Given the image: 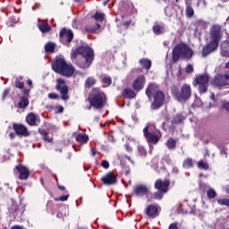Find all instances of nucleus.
Masks as SVG:
<instances>
[{"label":"nucleus","mask_w":229,"mask_h":229,"mask_svg":"<svg viewBox=\"0 0 229 229\" xmlns=\"http://www.w3.org/2000/svg\"><path fill=\"white\" fill-rule=\"evenodd\" d=\"M52 70L56 74H61V76H64L65 78H71L74 74V66L67 64L65 58L62 56H56L52 62Z\"/></svg>","instance_id":"20e7f679"},{"label":"nucleus","mask_w":229,"mask_h":229,"mask_svg":"<svg viewBox=\"0 0 229 229\" xmlns=\"http://www.w3.org/2000/svg\"><path fill=\"white\" fill-rule=\"evenodd\" d=\"M75 140L77 142H80L81 144H87V142H89V135L83 134V133H79L75 137Z\"/></svg>","instance_id":"a878e982"},{"label":"nucleus","mask_w":229,"mask_h":229,"mask_svg":"<svg viewBox=\"0 0 229 229\" xmlns=\"http://www.w3.org/2000/svg\"><path fill=\"white\" fill-rule=\"evenodd\" d=\"M102 83L108 86L112 85V78L110 76L102 77Z\"/></svg>","instance_id":"37998d69"},{"label":"nucleus","mask_w":229,"mask_h":229,"mask_svg":"<svg viewBox=\"0 0 229 229\" xmlns=\"http://www.w3.org/2000/svg\"><path fill=\"white\" fill-rule=\"evenodd\" d=\"M191 96H192V89L191 88V85L183 84L181 87L177 101H179V103L189 101V99H191Z\"/></svg>","instance_id":"4468645a"},{"label":"nucleus","mask_w":229,"mask_h":229,"mask_svg":"<svg viewBox=\"0 0 229 229\" xmlns=\"http://www.w3.org/2000/svg\"><path fill=\"white\" fill-rule=\"evenodd\" d=\"M152 30L155 35H162L164 33V26L159 24L154 25Z\"/></svg>","instance_id":"473e14b6"},{"label":"nucleus","mask_w":229,"mask_h":229,"mask_svg":"<svg viewBox=\"0 0 229 229\" xmlns=\"http://www.w3.org/2000/svg\"><path fill=\"white\" fill-rule=\"evenodd\" d=\"M143 135L148 144H158V141L162 139V132L160 131H149L148 126L143 129Z\"/></svg>","instance_id":"1a4fd4ad"},{"label":"nucleus","mask_w":229,"mask_h":229,"mask_svg":"<svg viewBox=\"0 0 229 229\" xmlns=\"http://www.w3.org/2000/svg\"><path fill=\"white\" fill-rule=\"evenodd\" d=\"M46 53H55V43L48 42L45 45Z\"/></svg>","instance_id":"4c0bfd02"},{"label":"nucleus","mask_w":229,"mask_h":229,"mask_svg":"<svg viewBox=\"0 0 229 229\" xmlns=\"http://www.w3.org/2000/svg\"><path fill=\"white\" fill-rule=\"evenodd\" d=\"M27 85L31 87L33 85V81H31V80L27 81Z\"/></svg>","instance_id":"69168bd1"},{"label":"nucleus","mask_w":229,"mask_h":229,"mask_svg":"<svg viewBox=\"0 0 229 229\" xmlns=\"http://www.w3.org/2000/svg\"><path fill=\"white\" fill-rule=\"evenodd\" d=\"M158 89V84L150 82L145 90V94L148 99L153 98V102L150 105L151 110H158L159 108H162V106L165 103V94Z\"/></svg>","instance_id":"f03ea898"},{"label":"nucleus","mask_w":229,"mask_h":229,"mask_svg":"<svg viewBox=\"0 0 229 229\" xmlns=\"http://www.w3.org/2000/svg\"><path fill=\"white\" fill-rule=\"evenodd\" d=\"M170 92H171L173 98H174V99H176V101H178V98L180 96V89H178V86H176V85L171 86Z\"/></svg>","instance_id":"c756f323"},{"label":"nucleus","mask_w":229,"mask_h":229,"mask_svg":"<svg viewBox=\"0 0 229 229\" xmlns=\"http://www.w3.org/2000/svg\"><path fill=\"white\" fill-rule=\"evenodd\" d=\"M220 55H221V56H224L225 58L229 57V41H224L221 43Z\"/></svg>","instance_id":"5701e85b"},{"label":"nucleus","mask_w":229,"mask_h":229,"mask_svg":"<svg viewBox=\"0 0 229 229\" xmlns=\"http://www.w3.org/2000/svg\"><path fill=\"white\" fill-rule=\"evenodd\" d=\"M229 73L225 74H216L211 81V87L215 89H223V87H226L228 85Z\"/></svg>","instance_id":"f8f14e48"},{"label":"nucleus","mask_w":229,"mask_h":229,"mask_svg":"<svg viewBox=\"0 0 229 229\" xmlns=\"http://www.w3.org/2000/svg\"><path fill=\"white\" fill-rule=\"evenodd\" d=\"M47 98L48 99H59L60 96L56 93H48Z\"/></svg>","instance_id":"09e8293b"},{"label":"nucleus","mask_w":229,"mask_h":229,"mask_svg":"<svg viewBox=\"0 0 229 229\" xmlns=\"http://www.w3.org/2000/svg\"><path fill=\"white\" fill-rule=\"evenodd\" d=\"M194 51L185 43L176 44L172 50V61L176 64L179 60H191Z\"/></svg>","instance_id":"39448f33"},{"label":"nucleus","mask_w":229,"mask_h":229,"mask_svg":"<svg viewBox=\"0 0 229 229\" xmlns=\"http://www.w3.org/2000/svg\"><path fill=\"white\" fill-rule=\"evenodd\" d=\"M165 126H166L165 122H163V123H162V130H164L165 131H167V128H165Z\"/></svg>","instance_id":"e2e57ef3"},{"label":"nucleus","mask_w":229,"mask_h":229,"mask_svg":"<svg viewBox=\"0 0 229 229\" xmlns=\"http://www.w3.org/2000/svg\"><path fill=\"white\" fill-rule=\"evenodd\" d=\"M216 196H217V192H216L215 189L209 188L207 191V197L208 199H214V198H216Z\"/></svg>","instance_id":"58836bf2"},{"label":"nucleus","mask_w":229,"mask_h":229,"mask_svg":"<svg viewBox=\"0 0 229 229\" xmlns=\"http://www.w3.org/2000/svg\"><path fill=\"white\" fill-rule=\"evenodd\" d=\"M125 149H126V151H128V153H131V151H133V149L131 148V147L128 143L125 144Z\"/></svg>","instance_id":"5fc2aeb1"},{"label":"nucleus","mask_w":229,"mask_h":229,"mask_svg":"<svg viewBox=\"0 0 229 229\" xmlns=\"http://www.w3.org/2000/svg\"><path fill=\"white\" fill-rule=\"evenodd\" d=\"M70 58L80 69H89L94 62V49L90 47L78 46L72 49Z\"/></svg>","instance_id":"f257e3e1"},{"label":"nucleus","mask_w":229,"mask_h":229,"mask_svg":"<svg viewBox=\"0 0 229 229\" xmlns=\"http://www.w3.org/2000/svg\"><path fill=\"white\" fill-rule=\"evenodd\" d=\"M26 123L29 126H38L40 118L35 113L30 112L26 115Z\"/></svg>","instance_id":"412c9836"},{"label":"nucleus","mask_w":229,"mask_h":229,"mask_svg":"<svg viewBox=\"0 0 229 229\" xmlns=\"http://www.w3.org/2000/svg\"><path fill=\"white\" fill-rule=\"evenodd\" d=\"M108 3H110V0H106V1L103 3L104 6H106V4H108Z\"/></svg>","instance_id":"774afa93"},{"label":"nucleus","mask_w":229,"mask_h":229,"mask_svg":"<svg viewBox=\"0 0 229 229\" xmlns=\"http://www.w3.org/2000/svg\"><path fill=\"white\" fill-rule=\"evenodd\" d=\"M166 148L168 149H175L176 148V140L170 138L166 141Z\"/></svg>","instance_id":"c9c22d12"},{"label":"nucleus","mask_w":229,"mask_h":229,"mask_svg":"<svg viewBox=\"0 0 229 229\" xmlns=\"http://www.w3.org/2000/svg\"><path fill=\"white\" fill-rule=\"evenodd\" d=\"M86 33H98L101 30V25L99 23H95V25H86L84 28Z\"/></svg>","instance_id":"b1692460"},{"label":"nucleus","mask_w":229,"mask_h":229,"mask_svg":"<svg viewBox=\"0 0 229 229\" xmlns=\"http://www.w3.org/2000/svg\"><path fill=\"white\" fill-rule=\"evenodd\" d=\"M55 110H57L56 114H62L64 112V107L62 106H57Z\"/></svg>","instance_id":"864d4df0"},{"label":"nucleus","mask_w":229,"mask_h":229,"mask_svg":"<svg viewBox=\"0 0 229 229\" xmlns=\"http://www.w3.org/2000/svg\"><path fill=\"white\" fill-rule=\"evenodd\" d=\"M120 10L123 12V13H128V11L130 10V4L125 2H121Z\"/></svg>","instance_id":"ea45409f"},{"label":"nucleus","mask_w":229,"mask_h":229,"mask_svg":"<svg viewBox=\"0 0 229 229\" xmlns=\"http://www.w3.org/2000/svg\"><path fill=\"white\" fill-rule=\"evenodd\" d=\"M223 32H221V25H213L210 29L211 41L203 47L201 50V55L204 58L208 56L211 53H214V51L219 47V42H221Z\"/></svg>","instance_id":"7ed1b4c3"},{"label":"nucleus","mask_w":229,"mask_h":229,"mask_svg":"<svg viewBox=\"0 0 229 229\" xmlns=\"http://www.w3.org/2000/svg\"><path fill=\"white\" fill-rule=\"evenodd\" d=\"M164 194H165L164 191H157L153 193V199H157V200L160 201V199H162V198H164Z\"/></svg>","instance_id":"79ce46f5"},{"label":"nucleus","mask_w":229,"mask_h":229,"mask_svg":"<svg viewBox=\"0 0 229 229\" xmlns=\"http://www.w3.org/2000/svg\"><path fill=\"white\" fill-rule=\"evenodd\" d=\"M139 151L142 153V155H146V149L144 148H139Z\"/></svg>","instance_id":"680f3d73"},{"label":"nucleus","mask_w":229,"mask_h":229,"mask_svg":"<svg viewBox=\"0 0 229 229\" xmlns=\"http://www.w3.org/2000/svg\"><path fill=\"white\" fill-rule=\"evenodd\" d=\"M139 64H140L141 67H143V69H146V71H149V69H151V60L148 58L140 59Z\"/></svg>","instance_id":"393cba45"},{"label":"nucleus","mask_w":229,"mask_h":229,"mask_svg":"<svg viewBox=\"0 0 229 229\" xmlns=\"http://www.w3.org/2000/svg\"><path fill=\"white\" fill-rule=\"evenodd\" d=\"M13 173L14 174H19V180H27L30 178V169L22 165H16L13 169Z\"/></svg>","instance_id":"2eb2a0df"},{"label":"nucleus","mask_w":229,"mask_h":229,"mask_svg":"<svg viewBox=\"0 0 229 229\" xmlns=\"http://www.w3.org/2000/svg\"><path fill=\"white\" fill-rule=\"evenodd\" d=\"M97 153H98V150L96 148H91L92 157H96Z\"/></svg>","instance_id":"13d9d810"},{"label":"nucleus","mask_w":229,"mask_h":229,"mask_svg":"<svg viewBox=\"0 0 229 229\" xmlns=\"http://www.w3.org/2000/svg\"><path fill=\"white\" fill-rule=\"evenodd\" d=\"M169 185H171V182L168 179H165L164 181L157 179L155 182L154 188L165 194L169 191Z\"/></svg>","instance_id":"dca6fc26"},{"label":"nucleus","mask_w":229,"mask_h":229,"mask_svg":"<svg viewBox=\"0 0 229 229\" xmlns=\"http://www.w3.org/2000/svg\"><path fill=\"white\" fill-rule=\"evenodd\" d=\"M30 105V100L28 97H21L18 103V108H26Z\"/></svg>","instance_id":"c85d7f7f"},{"label":"nucleus","mask_w":229,"mask_h":229,"mask_svg":"<svg viewBox=\"0 0 229 229\" xmlns=\"http://www.w3.org/2000/svg\"><path fill=\"white\" fill-rule=\"evenodd\" d=\"M13 130H14V132L16 133V135H19L20 137H29L30 135V131H28V128L22 125V123H13Z\"/></svg>","instance_id":"6ab92c4d"},{"label":"nucleus","mask_w":229,"mask_h":229,"mask_svg":"<svg viewBox=\"0 0 229 229\" xmlns=\"http://www.w3.org/2000/svg\"><path fill=\"white\" fill-rule=\"evenodd\" d=\"M93 19H95L97 22H103V21H105V13L96 12L95 14L93 15Z\"/></svg>","instance_id":"f704fd0d"},{"label":"nucleus","mask_w":229,"mask_h":229,"mask_svg":"<svg viewBox=\"0 0 229 229\" xmlns=\"http://www.w3.org/2000/svg\"><path fill=\"white\" fill-rule=\"evenodd\" d=\"M74 38V33L71 29L62 28L59 31V42L66 47H71V42Z\"/></svg>","instance_id":"6e6552de"},{"label":"nucleus","mask_w":229,"mask_h":229,"mask_svg":"<svg viewBox=\"0 0 229 229\" xmlns=\"http://www.w3.org/2000/svg\"><path fill=\"white\" fill-rule=\"evenodd\" d=\"M9 137H11V139H13L15 137V132H11L9 134Z\"/></svg>","instance_id":"338daca9"},{"label":"nucleus","mask_w":229,"mask_h":229,"mask_svg":"<svg viewBox=\"0 0 229 229\" xmlns=\"http://www.w3.org/2000/svg\"><path fill=\"white\" fill-rule=\"evenodd\" d=\"M149 193V190L148 189V186L144 184H137L133 188V194L138 197L147 196V194Z\"/></svg>","instance_id":"aec40b11"},{"label":"nucleus","mask_w":229,"mask_h":229,"mask_svg":"<svg viewBox=\"0 0 229 229\" xmlns=\"http://www.w3.org/2000/svg\"><path fill=\"white\" fill-rule=\"evenodd\" d=\"M108 140L110 141V142H114V136H108Z\"/></svg>","instance_id":"0e129e2a"},{"label":"nucleus","mask_w":229,"mask_h":229,"mask_svg":"<svg viewBox=\"0 0 229 229\" xmlns=\"http://www.w3.org/2000/svg\"><path fill=\"white\" fill-rule=\"evenodd\" d=\"M217 203L218 205L229 207V199H218Z\"/></svg>","instance_id":"c03bdc74"},{"label":"nucleus","mask_w":229,"mask_h":229,"mask_svg":"<svg viewBox=\"0 0 229 229\" xmlns=\"http://www.w3.org/2000/svg\"><path fill=\"white\" fill-rule=\"evenodd\" d=\"M23 95L24 96H22V98H29V96H30V91H29V89H24L23 90Z\"/></svg>","instance_id":"4d7b16f0"},{"label":"nucleus","mask_w":229,"mask_h":229,"mask_svg":"<svg viewBox=\"0 0 229 229\" xmlns=\"http://www.w3.org/2000/svg\"><path fill=\"white\" fill-rule=\"evenodd\" d=\"M55 89L61 94V99L67 101L69 99V87L65 83V80L58 78L55 81Z\"/></svg>","instance_id":"9b49d317"},{"label":"nucleus","mask_w":229,"mask_h":229,"mask_svg":"<svg viewBox=\"0 0 229 229\" xmlns=\"http://www.w3.org/2000/svg\"><path fill=\"white\" fill-rule=\"evenodd\" d=\"M197 165L199 169H202L203 171H208L210 169V166L207 162H204L203 159H200Z\"/></svg>","instance_id":"72a5a7b5"},{"label":"nucleus","mask_w":229,"mask_h":229,"mask_svg":"<svg viewBox=\"0 0 229 229\" xmlns=\"http://www.w3.org/2000/svg\"><path fill=\"white\" fill-rule=\"evenodd\" d=\"M185 13H186V17H188L189 19H191V17H193L194 16V9L192 8V6H191V5L186 6Z\"/></svg>","instance_id":"a19ab883"},{"label":"nucleus","mask_w":229,"mask_h":229,"mask_svg":"<svg viewBox=\"0 0 229 229\" xmlns=\"http://www.w3.org/2000/svg\"><path fill=\"white\" fill-rule=\"evenodd\" d=\"M8 94H10V89H5L3 92V98H6V96H8Z\"/></svg>","instance_id":"6e6d98bb"},{"label":"nucleus","mask_w":229,"mask_h":229,"mask_svg":"<svg viewBox=\"0 0 229 229\" xmlns=\"http://www.w3.org/2000/svg\"><path fill=\"white\" fill-rule=\"evenodd\" d=\"M38 28L41 33H47V31H51V26H49L47 23H42L38 26Z\"/></svg>","instance_id":"e433bc0d"},{"label":"nucleus","mask_w":229,"mask_h":229,"mask_svg":"<svg viewBox=\"0 0 229 229\" xmlns=\"http://www.w3.org/2000/svg\"><path fill=\"white\" fill-rule=\"evenodd\" d=\"M15 87H16V89H20L21 90H22V89H24V82L20 80H16Z\"/></svg>","instance_id":"a18cd8bd"},{"label":"nucleus","mask_w":229,"mask_h":229,"mask_svg":"<svg viewBox=\"0 0 229 229\" xmlns=\"http://www.w3.org/2000/svg\"><path fill=\"white\" fill-rule=\"evenodd\" d=\"M162 208L158 204H149L145 208V214L149 219H155L160 216Z\"/></svg>","instance_id":"ddd939ff"},{"label":"nucleus","mask_w":229,"mask_h":229,"mask_svg":"<svg viewBox=\"0 0 229 229\" xmlns=\"http://www.w3.org/2000/svg\"><path fill=\"white\" fill-rule=\"evenodd\" d=\"M122 97L124 98V99H135L137 98V93L131 89H124L122 92Z\"/></svg>","instance_id":"4be33fe9"},{"label":"nucleus","mask_w":229,"mask_h":229,"mask_svg":"<svg viewBox=\"0 0 229 229\" xmlns=\"http://www.w3.org/2000/svg\"><path fill=\"white\" fill-rule=\"evenodd\" d=\"M101 165L104 169H108V167H110V163H108L106 160H104L102 161Z\"/></svg>","instance_id":"8fccbe9b"},{"label":"nucleus","mask_w":229,"mask_h":229,"mask_svg":"<svg viewBox=\"0 0 229 229\" xmlns=\"http://www.w3.org/2000/svg\"><path fill=\"white\" fill-rule=\"evenodd\" d=\"M101 182L104 185H115L117 183V176L114 174V172H108L101 178Z\"/></svg>","instance_id":"f3484780"},{"label":"nucleus","mask_w":229,"mask_h":229,"mask_svg":"<svg viewBox=\"0 0 229 229\" xmlns=\"http://www.w3.org/2000/svg\"><path fill=\"white\" fill-rule=\"evenodd\" d=\"M144 85H146V77L144 75H139L132 82V89L136 92H140L144 89Z\"/></svg>","instance_id":"a211bd4d"},{"label":"nucleus","mask_w":229,"mask_h":229,"mask_svg":"<svg viewBox=\"0 0 229 229\" xmlns=\"http://www.w3.org/2000/svg\"><path fill=\"white\" fill-rule=\"evenodd\" d=\"M38 131L39 134L43 136V140H45V142H53V138H49V136L47 135V131H46V130L38 129Z\"/></svg>","instance_id":"2f4dec72"},{"label":"nucleus","mask_w":229,"mask_h":229,"mask_svg":"<svg viewBox=\"0 0 229 229\" xmlns=\"http://www.w3.org/2000/svg\"><path fill=\"white\" fill-rule=\"evenodd\" d=\"M69 195H63L60 198H55V201H67Z\"/></svg>","instance_id":"de8ad7c7"},{"label":"nucleus","mask_w":229,"mask_h":229,"mask_svg":"<svg viewBox=\"0 0 229 229\" xmlns=\"http://www.w3.org/2000/svg\"><path fill=\"white\" fill-rule=\"evenodd\" d=\"M96 85V79L94 77H88L84 83L85 89H91V87H94Z\"/></svg>","instance_id":"7c9ffc66"},{"label":"nucleus","mask_w":229,"mask_h":229,"mask_svg":"<svg viewBox=\"0 0 229 229\" xmlns=\"http://www.w3.org/2000/svg\"><path fill=\"white\" fill-rule=\"evenodd\" d=\"M131 24V20H130V21H124L123 23V28L125 29V30H128V28H130V25Z\"/></svg>","instance_id":"3c124183"},{"label":"nucleus","mask_w":229,"mask_h":229,"mask_svg":"<svg viewBox=\"0 0 229 229\" xmlns=\"http://www.w3.org/2000/svg\"><path fill=\"white\" fill-rule=\"evenodd\" d=\"M185 121V116L182 114H177L173 117L172 124H182Z\"/></svg>","instance_id":"bb28decb"},{"label":"nucleus","mask_w":229,"mask_h":229,"mask_svg":"<svg viewBox=\"0 0 229 229\" xmlns=\"http://www.w3.org/2000/svg\"><path fill=\"white\" fill-rule=\"evenodd\" d=\"M186 74H191V72H194V67L192 64H188L185 68Z\"/></svg>","instance_id":"49530a36"},{"label":"nucleus","mask_w":229,"mask_h":229,"mask_svg":"<svg viewBox=\"0 0 229 229\" xmlns=\"http://www.w3.org/2000/svg\"><path fill=\"white\" fill-rule=\"evenodd\" d=\"M208 81H210L208 74H201L195 79V85L199 86L198 89L199 94H207L208 90Z\"/></svg>","instance_id":"9d476101"},{"label":"nucleus","mask_w":229,"mask_h":229,"mask_svg":"<svg viewBox=\"0 0 229 229\" xmlns=\"http://www.w3.org/2000/svg\"><path fill=\"white\" fill-rule=\"evenodd\" d=\"M89 106L95 110H101L106 105V95L99 88H95L89 95Z\"/></svg>","instance_id":"423d86ee"},{"label":"nucleus","mask_w":229,"mask_h":229,"mask_svg":"<svg viewBox=\"0 0 229 229\" xmlns=\"http://www.w3.org/2000/svg\"><path fill=\"white\" fill-rule=\"evenodd\" d=\"M57 187L60 191H65V186L61 185V184H57Z\"/></svg>","instance_id":"052dcab7"},{"label":"nucleus","mask_w":229,"mask_h":229,"mask_svg":"<svg viewBox=\"0 0 229 229\" xmlns=\"http://www.w3.org/2000/svg\"><path fill=\"white\" fill-rule=\"evenodd\" d=\"M182 167H183V169H191V168L194 167V160H192L191 157H187L182 162Z\"/></svg>","instance_id":"cd10ccee"},{"label":"nucleus","mask_w":229,"mask_h":229,"mask_svg":"<svg viewBox=\"0 0 229 229\" xmlns=\"http://www.w3.org/2000/svg\"><path fill=\"white\" fill-rule=\"evenodd\" d=\"M7 214L10 217H13L16 221H21L24 212H26V207L21 206L19 208L17 202H12L7 208Z\"/></svg>","instance_id":"0eeeda50"},{"label":"nucleus","mask_w":229,"mask_h":229,"mask_svg":"<svg viewBox=\"0 0 229 229\" xmlns=\"http://www.w3.org/2000/svg\"><path fill=\"white\" fill-rule=\"evenodd\" d=\"M210 99L212 101H214V103H216V95L214 93H211V95L209 96Z\"/></svg>","instance_id":"bf43d9fd"},{"label":"nucleus","mask_w":229,"mask_h":229,"mask_svg":"<svg viewBox=\"0 0 229 229\" xmlns=\"http://www.w3.org/2000/svg\"><path fill=\"white\" fill-rule=\"evenodd\" d=\"M222 108L226 110V112H229V102H224L222 104Z\"/></svg>","instance_id":"603ef678"}]
</instances>
